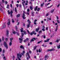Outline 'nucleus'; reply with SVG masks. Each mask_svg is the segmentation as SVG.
Returning <instances> with one entry per match:
<instances>
[{"label": "nucleus", "mask_w": 60, "mask_h": 60, "mask_svg": "<svg viewBox=\"0 0 60 60\" xmlns=\"http://www.w3.org/2000/svg\"><path fill=\"white\" fill-rule=\"evenodd\" d=\"M9 11H10L9 10L8 11V14L10 15V14H11V17L12 16V13H13V11H11V12H10Z\"/></svg>", "instance_id": "obj_1"}, {"label": "nucleus", "mask_w": 60, "mask_h": 60, "mask_svg": "<svg viewBox=\"0 0 60 60\" xmlns=\"http://www.w3.org/2000/svg\"><path fill=\"white\" fill-rule=\"evenodd\" d=\"M23 13L22 14V18L23 19H26V17H25V15L24 14V13L26 14V12H25V11H24L23 12Z\"/></svg>", "instance_id": "obj_2"}, {"label": "nucleus", "mask_w": 60, "mask_h": 60, "mask_svg": "<svg viewBox=\"0 0 60 60\" xmlns=\"http://www.w3.org/2000/svg\"><path fill=\"white\" fill-rule=\"evenodd\" d=\"M37 10L38 11H39V10H40V8H39L38 7V6H37L36 7L35 9H34V10L35 11H36Z\"/></svg>", "instance_id": "obj_3"}, {"label": "nucleus", "mask_w": 60, "mask_h": 60, "mask_svg": "<svg viewBox=\"0 0 60 60\" xmlns=\"http://www.w3.org/2000/svg\"><path fill=\"white\" fill-rule=\"evenodd\" d=\"M4 44L5 47H6L7 49H8V45H7L6 42L4 41Z\"/></svg>", "instance_id": "obj_4"}, {"label": "nucleus", "mask_w": 60, "mask_h": 60, "mask_svg": "<svg viewBox=\"0 0 60 60\" xmlns=\"http://www.w3.org/2000/svg\"><path fill=\"white\" fill-rule=\"evenodd\" d=\"M10 19H8V23H7L8 26H9L10 25Z\"/></svg>", "instance_id": "obj_5"}, {"label": "nucleus", "mask_w": 60, "mask_h": 60, "mask_svg": "<svg viewBox=\"0 0 60 60\" xmlns=\"http://www.w3.org/2000/svg\"><path fill=\"white\" fill-rule=\"evenodd\" d=\"M26 56H28L29 58H30V55H29V53L28 52H27V53L26 54Z\"/></svg>", "instance_id": "obj_6"}, {"label": "nucleus", "mask_w": 60, "mask_h": 60, "mask_svg": "<svg viewBox=\"0 0 60 60\" xmlns=\"http://www.w3.org/2000/svg\"><path fill=\"white\" fill-rule=\"evenodd\" d=\"M37 21V19H35L34 20V25H36V24H37V23L36 22Z\"/></svg>", "instance_id": "obj_7"}, {"label": "nucleus", "mask_w": 60, "mask_h": 60, "mask_svg": "<svg viewBox=\"0 0 60 60\" xmlns=\"http://www.w3.org/2000/svg\"><path fill=\"white\" fill-rule=\"evenodd\" d=\"M6 28V25H5V24H3V28L4 29V28Z\"/></svg>", "instance_id": "obj_8"}, {"label": "nucleus", "mask_w": 60, "mask_h": 60, "mask_svg": "<svg viewBox=\"0 0 60 60\" xmlns=\"http://www.w3.org/2000/svg\"><path fill=\"white\" fill-rule=\"evenodd\" d=\"M55 49H49L48 51H53V50H55Z\"/></svg>", "instance_id": "obj_9"}, {"label": "nucleus", "mask_w": 60, "mask_h": 60, "mask_svg": "<svg viewBox=\"0 0 60 60\" xmlns=\"http://www.w3.org/2000/svg\"><path fill=\"white\" fill-rule=\"evenodd\" d=\"M9 34V31L8 30H7V34L6 35L7 37H8V34Z\"/></svg>", "instance_id": "obj_10"}, {"label": "nucleus", "mask_w": 60, "mask_h": 60, "mask_svg": "<svg viewBox=\"0 0 60 60\" xmlns=\"http://www.w3.org/2000/svg\"><path fill=\"white\" fill-rule=\"evenodd\" d=\"M17 56H18V58L19 60H21V59L19 57V53H18L17 55Z\"/></svg>", "instance_id": "obj_11"}, {"label": "nucleus", "mask_w": 60, "mask_h": 60, "mask_svg": "<svg viewBox=\"0 0 60 60\" xmlns=\"http://www.w3.org/2000/svg\"><path fill=\"white\" fill-rule=\"evenodd\" d=\"M29 40V39L28 38H26L25 40L24 41V42H26V41H27Z\"/></svg>", "instance_id": "obj_12"}, {"label": "nucleus", "mask_w": 60, "mask_h": 60, "mask_svg": "<svg viewBox=\"0 0 60 60\" xmlns=\"http://www.w3.org/2000/svg\"><path fill=\"white\" fill-rule=\"evenodd\" d=\"M20 31L21 32H24V31H23V28H22L20 29Z\"/></svg>", "instance_id": "obj_13"}, {"label": "nucleus", "mask_w": 60, "mask_h": 60, "mask_svg": "<svg viewBox=\"0 0 60 60\" xmlns=\"http://www.w3.org/2000/svg\"><path fill=\"white\" fill-rule=\"evenodd\" d=\"M42 51V50L41 49H38V51L40 53V52H41V51Z\"/></svg>", "instance_id": "obj_14"}, {"label": "nucleus", "mask_w": 60, "mask_h": 60, "mask_svg": "<svg viewBox=\"0 0 60 60\" xmlns=\"http://www.w3.org/2000/svg\"><path fill=\"white\" fill-rule=\"evenodd\" d=\"M20 48L21 49H24V48L23 47V46L22 45H21L20 46Z\"/></svg>", "instance_id": "obj_15"}, {"label": "nucleus", "mask_w": 60, "mask_h": 60, "mask_svg": "<svg viewBox=\"0 0 60 60\" xmlns=\"http://www.w3.org/2000/svg\"><path fill=\"white\" fill-rule=\"evenodd\" d=\"M13 40V38H10V41L11 42H12V40Z\"/></svg>", "instance_id": "obj_16"}, {"label": "nucleus", "mask_w": 60, "mask_h": 60, "mask_svg": "<svg viewBox=\"0 0 60 60\" xmlns=\"http://www.w3.org/2000/svg\"><path fill=\"white\" fill-rule=\"evenodd\" d=\"M39 29H40V28L39 27H38V29H36V32H38L39 30Z\"/></svg>", "instance_id": "obj_17"}, {"label": "nucleus", "mask_w": 60, "mask_h": 60, "mask_svg": "<svg viewBox=\"0 0 60 60\" xmlns=\"http://www.w3.org/2000/svg\"><path fill=\"white\" fill-rule=\"evenodd\" d=\"M57 48H58V49H60V45H58L57 46Z\"/></svg>", "instance_id": "obj_18"}, {"label": "nucleus", "mask_w": 60, "mask_h": 60, "mask_svg": "<svg viewBox=\"0 0 60 60\" xmlns=\"http://www.w3.org/2000/svg\"><path fill=\"white\" fill-rule=\"evenodd\" d=\"M54 9H52L51 11V13H53V12H54Z\"/></svg>", "instance_id": "obj_19"}, {"label": "nucleus", "mask_w": 60, "mask_h": 60, "mask_svg": "<svg viewBox=\"0 0 60 60\" xmlns=\"http://www.w3.org/2000/svg\"><path fill=\"white\" fill-rule=\"evenodd\" d=\"M27 22H28L29 23V24H30V23H31V21H30V20H29L28 19L27 20Z\"/></svg>", "instance_id": "obj_20"}, {"label": "nucleus", "mask_w": 60, "mask_h": 60, "mask_svg": "<svg viewBox=\"0 0 60 60\" xmlns=\"http://www.w3.org/2000/svg\"><path fill=\"white\" fill-rule=\"evenodd\" d=\"M12 42H10L9 44V45L11 46V45H12V43H11Z\"/></svg>", "instance_id": "obj_21"}, {"label": "nucleus", "mask_w": 60, "mask_h": 60, "mask_svg": "<svg viewBox=\"0 0 60 60\" xmlns=\"http://www.w3.org/2000/svg\"><path fill=\"white\" fill-rule=\"evenodd\" d=\"M20 17V15L19 14H18L17 15V18H19V17Z\"/></svg>", "instance_id": "obj_22"}, {"label": "nucleus", "mask_w": 60, "mask_h": 60, "mask_svg": "<svg viewBox=\"0 0 60 60\" xmlns=\"http://www.w3.org/2000/svg\"><path fill=\"white\" fill-rule=\"evenodd\" d=\"M25 51H23V52H22L23 53H21L22 55H24V54H25Z\"/></svg>", "instance_id": "obj_23"}, {"label": "nucleus", "mask_w": 60, "mask_h": 60, "mask_svg": "<svg viewBox=\"0 0 60 60\" xmlns=\"http://www.w3.org/2000/svg\"><path fill=\"white\" fill-rule=\"evenodd\" d=\"M30 8L31 10H33V7L31 6H30Z\"/></svg>", "instance_id": "obj_24"}, {"label": "nucleus", "mask_w": 60, "mask_h": 60, "mask_svg": "<svg viewBox=\"0 0 60 60\" xmlns=\"http://www.w3.org/2000/svg\"><path fill=\"white\" fill-rule=\"evenodd\" d=\"M30 24H28L27 25V27L28 28H29V26H30Z\"/></svg>", "instance_id": "obj_25"}, {"label": "nucleus", "mask_w": 60, "mask_h": 60, "mask_svg": "<svg viewBox=\"0 0 60 60\" xmlns=\"http://www.w3.org/2000/svg\"><path fill=\"white\" fill-rule=\"evenodd\" d=\"M47 57L48 58H49V56H47V55L45 56V58L46 59Z\"/></svg>", "instance_id": "obj_26"}, {"label": "nucleus", "mask_w": 60, "mask_h": 60, "mask_svg": "<svg viewBox=\"0 0 60 60\" xmlns=\"http://www.w3.org/2000/svg\"><path fill=\"white\" fill-rule=\"evenodd\" d=\"M50 4V3H49L48 4H45V6H47V5H49Z\"/></svg>", "instance_id": "obj_27"}, {"label": "nucleus", "mask_w": 60, "mask_h": 60, "mask_svg": "<svg viewBox=\"0 0 60 60\" xmlns=\"http://www.w3.org/2000/svg\"><path fill=\"white\" fill-rule=\"evenodd\" d=\"M13 60H14V59H15V56H13Z\"/></svg>", "instance_id": "obj_28"}, {"label": "nucleus", "mask_w": 60, "mask_h": 60, "mask_svg": "<svg viewBox=\"0 0 60 60\" xmlns=\"http://www.w3.org/2000/svg\"><path fill=\"white\" fill-rule=\"evenodd\" d=\"M19 56L20 57V58H21V57L22 56V55H21V54H19Z\"/></svg>", "instance_id": "obj_29"}, {"label": "nucleus", "mask_w": 60, "mask_h": 60, "mask_svg": "<svg viewBox=\"0 0 60 60\" xmlns=\"http://www.w3.org/2000/svg\"><path fill=\"white\" fill-rule=\"evenodd\" d=\"M36 48H37V46H35L34 47V50H35V49H36Z\"/></svg>", "instance_id": "obj_30"}, {"label": "nucleus", "mask_w": 60, "mask_h": 60, "mask_svg": "<svg viewBox=\"0 0 60 60\" xmlns=\"http://www.w3.org/2000/svg\"><path fill=\"white\" fill-rule=\"evenodd\" d=\"M23 33H24V34H26V31H25V30L24 31Z\"/></svg>", "instance_id": "obj_31"}, {"label": "nucleus", "mask_w": 60, "mask_h": 60, "mask_svg": "<svg viewBox=\"0 0 60 60\" xmlns=\"http://www.w3.org/2000/svg\"><path fill=\"white\" fill-rule=\"evenodd\" d=\"M60 41V40H57L56 41H56L57 42H58L59 41Z\"/></svg>", "instance_id": "obj_32"}, {"label": "nucleus", "mask_w": 60, "mask_h": 60, "mask_svg": "<svg viewBox=\"0 0 60 60\" xmlns=\"http://www.w3.org/2000/svg\"><path fill=\"white\" fill-rule=\"evenodd\" d=\"M34 41V40L33 39H32L31 40V41H30V42L31 43V42H32V41Z\"/></svg>", "instance_id": "obj_33"}, {"label": "nucleus", "mask_w": 60, "mask_h": 60, "mask_svg": "<svg viewBox=\"0 0 60 60\" xmlns=\"http://www.w3.org/2000/svg\"><path fill=\"white\" fill-rule=\"evenodd\" d=\"M13 34H16V32H15V31H13Z\"/></svg>", "instance_id": "obj_34"}, {"label": "nucleus", "mask_w": 60, "mask_h": 60, "mask_svg": "<svg viewBox=\"0 0 60 60\" xmlns=\"http://www.w3.org/2000/svg\"><path fill=\"white\" fill-rule=\"evenodd\" d=\"M19 40H20V41H23V38H22V39H21L20 38H19Z\"/></svg>", "instance_id": "obj_35"}, {"label": "nucleus", "mask_w": 60, "mask_h": 60, "mask_svg": "<svg viewBox=\"0 0 60 60\" xmlns=\"http://www.w3.org/2000/svg\"><path fill=\"white\" fill-rule=\"evenodd\" d=\"M4 37H2V41H4Z\"/></svg>", "instance_id": "obj_36"}, {"label": "nucleus", "mask_w": 60, "mask_h": 60, "mask_svg": "<svg viewBox=\"0 0 60 60\" xmlns=\"http://www.w3.org/2000/svg\"><path fill=\"white\" fill-rule=\"evenodd\" d=\"M49 40H50V39H47L46 40V42H48V41H49Z\"/></svg>", "instance_id": "obj_37"}, {"label": "nucleus", "mask_w": 60, "mask_h": 60, "mask_svg": "<svg viewBox=\"0 0 60 60\" xmlns=\"http://www.w3.org/2000/svg\"><path fill=\"white\" fill-rule=\"evenodd\" d=\"M15 28L16 30H18V28H17V26H15Z\"/></svg>", "instance_id": "obj_38"}, {"label": "nucleus", "mask_w": 60, "mask_h": 60, "mask_svg": "<svg viewBox=\"0 0 60 60\" xmlns=\"http://www.w3.org/2000/svg\"><path fill=\"white\" fill-rule=\"evenodd\" d=\"M5 40L6 41H8V38H6Z\"/></svg>", "instance_id": "obj_39"}, {"label": "nucleus", "mask_w": 60, "mask_h": 60, "mask_svg": "<svg viewBox=\"0 0 60 60\" xmlns=\"http://www.w3.org/2000/svg\"><path fill=\"white\" fill-rule=\"evenodd\" d=\"M21 35H22V36H23L24 35V33H21Z\"/></svg>", "instance_id": "obj_40"}, {"label": "nucleus", "mask_w": 60, "mask_h": 60, "mask_svg": "<svg viewBox=\"0 0 60 60\" xmlns=\"http://www.w3.org/2000/svg\"><path fill=\"white\" fill-rule=\"evenodd\" d=\"M59 6H60V4H59L58 5H57V8L59 7Z\"/></svg>", "instance_id": "obj_41"}, {"label": "nucleus", "mask_w": 60, "mask_h": 60, "mask_svg": "<svg viewBox=\"0 0 60 60\" xmlns=\"http://www.w3.org/2000/svg\"><path fill=\"white\" fill-rule=\"evenodd\" d=\"M12 23H14V20H13V19H12Z\"/></svg>", "instance_id": "obj_42"}, {"label": "nucleus", "mask_w": 60, "mask_h": 60, "mask_svg": "<svg viewBox=\"0 0 60 60\" xmlns=\"http://www.w3.org/2000/svg\"><path fill=\"white\" fill-rule=\"evenodd\" d=\"M52 6H53V5H52L51 6H50V7H48V8H51V7H52Z\"/></svg>", "instance_id": "obj_43"}, {"label": "nucleus", "mask_w": 60, "mask_h": 60, "mask_svg": "<svg viewBox=\"0 0 60 60\" xmlns=\"http://www.w3.org/2000/svg\"><path fill=\"white\" fill-rule=\"evenodd\" d=\"M27 32L29 34H30V32H29V31H28V30H27Z\"/></svg>", "instance_id": "obj_44"}, {"label": "nucleus", "mask_w": 60, "mask_h": 60, "mask_svg": "<svg viewBox=\"0 0 60 60\" xmlns=\"http://www.w3.org/2000/svg\"><path fill=\"white\" fill-rule=\"evenodd\" d=\"M38 33L39 34H41V31H39Z\"/></svg>", "instance_id": "obj_45"}, {"label": "nucleus", "mask_w": 60, "mask_h": 60, "mask_svg": "<svg viewBox=\"0 0 60 60\" xmlns=\"http://www.w3.org/2000/svg\"><path fill=\"white\" fill-rule=\"evenodd\" d=\"M30 11V10L29 9H28L27 10V12H29Z\"/></svg>", "instance_id": "obj_46"}, {"label": "nucleus", "mask_w": 60, "mask_h": 60, "mask_svg": "<svg viewBox=\"0 0 60 60\" xmlns=\"http://www.w3.org/2000/svg\"><path fill=\"white\" fill-rule=\"evenodd\" d=\"M15 11L16 12H17V9H16V8H15Z\"/></svg>", "instance_id": "obj_47"}, {"label": "nucleus", "mask_w": 60, "mask_h": 60, "mask_svg": "<svg viewBox=\"0 0 60 60\" xmlns=\"http://www.w3.org/2000/svg\"><path fill=\"white\" fill-rule=\"evenodd\" d=\"M41 7H42L43 6V4H41Z\"/></svg>", "instance_id": "obj_48"}, {"label": "nucleus", "mask_w": 60, "mask_h": 60, "mask_svg": "<svg viewBox=\"0 0 60 60\" xmlns=\"http://www.w3.org/2000/svg\"><path fill=\"white\" fill-rule=\"evenodd\" d=\"M3 59H4V60H6V59H5V57H3Z\"/></svg>", "instance_id": "obj_49"}, {"label": "nucleus", "mask_w": 60, "mask_h": 60, "mask_svg": "<svg viewBox=\"0 0 60 60\" xmlns=\"http://www.w3.org/2000/svg\"><path fill=\"white\" fill-rule=\"evenodd\" d=\"M22 40H20L19 41L20 43H22Z\"/></svg>", "instance_id": "obj_50"}, {"label": "nucleus", "mask_w": 60, "mask_h": 60, "mask_svg": "<svg viewBox=\"0 0 60 60\" xmlns=\"http://www.w3.org/2000/svg\"><path fill=\"white\" fill-rule=\"evenodd\" d=\"M42 30L43 31H45V29H42Z\"/></svg>", "instance_id": "obj_51"}, {"label": "nucleus", "mask_w": 60, "mask_h": 60, "mask_svg": "<svg viewBox=\"0 0 60 60\" xmlns=\"http://www.w3.org/2000/svg\"><path fill=\"white\" fill-rule=\"evenodd\" d=\"M42 27L43 29H45V26H43Z\"/></svg>", "instance_id": "obj_52"}, {"label": "nucleus", "mask_w": 60, "mask_h": 60, "mask_svg": "<svg viewBox=\"0 0 60 60\" xmlns=\"http://www.w3.org/2000/svg\"><path fill=\"white\" fill-rule=\"evenodd\" d=\"M16 6H17V7H19V4H17Z\"/></svg>", "instance_id": "obj_53"}, {"label": "nucleus", "mask_w": 60, "mask_h": 60, "mask_svg": "<svg viewBox=\"0 0 60 60\" xmlns=\"http://www.w3.org/2000/svg\"><path fill=\"white\" fill-rule=\"evenodd\" d=\"M58 29L57 28H56V29H55V32H56L57 30Z\"/></svg>", "instance_id": "obj_54"}, {"label": "nucleus", "mask_w": 60, "mask_h": 60, "mask_svg": "<svg viewBox=\"0 0 60 60\" xmlns=\"http://www.w3.org/2000/svg\"><path fill=\"white\" fill-rule=\"evenodd\" d=\"M41 41H41L39 42H38V43H40L41 42Z\"/></svg>", "instance_id": "obj_55"}, {"label": "nucleus", "mask_w": 60, "mask_h": 60, "mask_svg": "<svg viewBox=\"0 0 60 60\" xmlns=\"http://www.w3.org/2000/svg\"><path fill=\"white\" fill-rule=\"evenodd\" d=\"M44 39L46 38V37L45 36V35H44Z\"/></svg>", "instance_id": "obj_56"}, {"label": "nucleus", "mask_w": 60, "mask_h": 60, "mask_svg": "<svg viewBox=\"0 0 60 60\" xmlns=\"http://www.w3.org/2000/svg\"><path fill=\"white\" fill-rule=\"evenodd\" d=\"M2 51V48H0V52H1Z\"/></svg>", "instance_id": "obj_57"}, {"label": "nucleus", "mask_w": 60, "mask_h": 60, "mask_svg": "<svg viewBox=\"0 0 60 60\" xmlns=\"http://www.w3.org/2000/svg\"><path fill=\"white\" fill-rule=\"evenodd\" d=\"M57 22L58 23H59V21L58 20H57Z\"/></svg>", "instance_id": "obj_58"}, {"label": "nucleus", "mask_w": 60, "mask_h": 60, "mask_svg": "<svg viewBox=\"0 0 60 60\" xmlns=\"http://www.w3.org/2000/svg\"><path fill=\"white\" fill-rule=\"evenodd\" d=\"M22 4L23 5V7H24V3H23L22 2Z\"/></svg>", "instance_id": "obj_59"}, {"label": "nucleus", "mask_w": 60, "mask_h": 60, "mask_svg": "<svg viewBox=\"0 0 60 60\" xmlns=\"http://www.w3.org/2000/svg\"><path fill=\"white\" fill-rule=\"evenodd\" d=\"M29 52L30 53V54H31V53H32V52H31V51H29Z\"/></svg>", "instance_id": "obj_60"}, {"label": "nucleus", "mask_w": 60, "mask_h": 60, "mask_svg": "<svg viewBox=\"0 0 60 60\" xmlns=\"http://www.w3.org/2000/svg\"><path fill=\"white\" fill-rule=\"evenodd\" d=\"M33 33H31L30 34V35H33Z\"/></svg>", "instance_id": "obj_61"}, {"label": "nucleus", "mask_w": 60, "mask_h": 60, "mask_svg": "<svg viewBox=\"0 0 60 60\" xmlns=\"http://www.w3.org/2000/svg\"><path fill=\"white\" fill-rule=\"evenodd\" d=\"M33 39H34V40H36V38H33Z\"/></svg>", "instance_id": "obj_62"}, {"label": "nucleus", "mask_w": 60, "mask_h": 60, "mask_svg": "<svg viewBox=\"0 0 60 60\" xmlns=\"http://www.w3.org/2000/svg\"><path fill=\"white\" fill-rule=\"evenodd\" d=\"M50 44H51H51H52V42H50L49 43Z\"/></svg>", "instance_id": "obj_63"}, {"label": "nucleus", "mask_w": 60, "mask_h": 60, "mask_svg": "<svg viewBox=\"0 0 60 60\" xmlns=\"http://www.w3.org/2000/svg\"><path fill=\"white\" fill-rule=\"evenodd\" d=\"M48 27H46V30H48Z\"/></svg>", "instance_id": "obj_64"}]
</instances>
